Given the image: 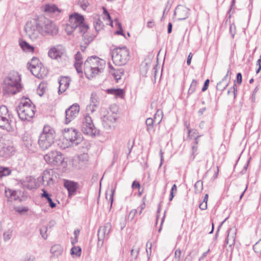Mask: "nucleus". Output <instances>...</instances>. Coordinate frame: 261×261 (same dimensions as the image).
Listing matches in <instances>:
<instances>
[{
    "label": "nucleus",
    "mask_w": 261,
    "mask_h": 261,
    "mask_svg": "<svg viewBox=\"0 0 261 261\" xmlns=\"http://www.w3.org/2000/svg\"><path fill=\"white\" fill-rule=\"evenodd\" d=\"M24 29L27 35L32 40H36L40 34L43 36H54L59 32L56 25L45 17H41L28 21Z\"/></svg>",
    "instance_id": "f257e3e1"
},
{
    "label": "nucleus",
    "mask_w": 261,
    "mask_h": 261,
    "mask_svg": "<svg viewBox=\"0 0 261 261\" xmlns=\"http://www.w3.org/2000/svg\"><path fill=\"white\" fill-rule=\"evenodd\" d=\"M84 16L77 13H74L70 15L69 23L66 28V31L68 35H70L75 31L82 34L85 40H87L89 43L93 40L94 36H88L87 32L89 26L84 22Z\"/></svg>",
    "instance_id": "f03ea898"
},
{
    "label": "nucleus",
    "mask_w": 261,
    "mask_h": 261,
    "mask_svg": "<svg viewBox=\"0 0 261 261\" xmlns=\"http://www.w3.org/2000/svg\"><path fill=\"white\" fill-rule=\"evenodd\" d=\"M20 81V76L17 72L13 71L10 73L3 82V95L7 97L20 92L22 88Z\"/></svg>",
    "instance_id": "7ed1b4c3"
},
{
    "label": "nucleus",
    "mask_w": 261,
    "mask_h": 261,
    "mask_svg": "<svg viewBox=\"0 0 261 261\" xmlns=\"http://www.w3.org/2000/svg\"><path fill=\"white\" fill-rule=\"evenodd\" d=\"M105 64V61L97 56L88 58L84 63V72L87 78L91 79L101 72Z\"/></svg>",
    "instance_id": "20e7f679"
},
{
    "label": "nucleus",
    "mask_w": 261,
    "mask_h": 261,
    "mask_svg": "<svg viewBox=\"0 0 261 261\" xmlns=\"http://www.w3.org/2000/svg\"><path fill=\"white\" fill-rule=\"evenodd\" d=\"M56 132L51 126L46 125L39 136L38 145L42 150H45L50 147L55 142Z\"/></svg>",
    "instance_id": "39448f33"
},
{
    "label": "nucleus",
    "mask_w": 261,
    "mask_h": 261,
    "mask_svg": "<svg viewBox=\"0 0 261 261\" xmlns=\"http://www.w3.org/2000/svg\"><path fill=\"white\" fill-rule=\"evenodd\" d=\"M35 107L28 98L22 99L16 110L19 118L23 121L30 120L35 115Z\"/></svg>",
    "instance_id": "423d86ee"
},
{
    "label": "nucleus",
    "mask_w": 261,
    "mask_h": 261,
    "mask_svg": "<svg viewBox=\"0 0 261 261\" xmlns=\"http://www.w3.org/2000/svg\"><path fill=\"white\" fill-rule=\"evenodd\" d=\"M111 54L113 61L116 65H124L129 60V51L125 46L115 48Z\"/></svg>",
    "instance_id": "0eeeda50"
},
{
    "label": "nucleus",
    "mask_w": 261,
    "mask_h": 261,
    "mask_svg": "<svg viewBox=\"0 0 261 261\" xmlns=\"http://www.w3.org/2000/svg\"><path fill=\"white\" fill-rule=\"evenodd\" d=\"M82 139L79 134L75 129H68V132L64 135V138L60 141H62L63 144L60 146L62 149H65L70 146H76L78 145Z\"/></svg>",
    "instance_id": "6e6552de"
},
{
    "label": "nucleus",
    "mask_w": 261,
    "mask_h": 261,
    "mask_svg": "<svg viewBox=\"0 0 261 261\" xmlns=\"http://www.w3.org/2000/svg\"><path fill=\"white\" fill-rule=\"evenodd\" d=\"M9 111L6 106H0V127L9 133L13 132L15 127L12 124Z\"/></svg>",
    "instance_id": "1a4fd4ad"
},
{
    "label": "nucleus",
    "mask_w": 261,
    "mask_h": 261,
    "mask_svg": "<svg viewBox=\"0 0 261 261\" xmlns=\"http://www.w3.org/2000/svg\"><path fill=\"white\" fill-rule=\"evenodd\" d=\"M82 132L90 136H95L97 130L94 126L91 117L89 115H86L82 125Z\"/></svg>",
    "instance_id": "9d476101"
},
{
    "label": "nucleus",
    "mask_w": 261,
    "mask_h": 261,
    "mask_svg": "<svg viewBox=\"0 0 261 261\" xmlns=\"http://www.w3.org/2000/svg\"><path fill=\"white\" fill-rule=\"evenodd\" d=\"M46 162L51 166H59L64 161L62 154L58 151H51L44 156Z\"/></svg>",
    "instance_id": "9b49d317"
},
{
    "label": "nucleus",
    "mask_w": 261,
    "mask_h": 261,
    "mask_svg": "<svg viewBox=\"0 0 261 261\" xmlns=\"http://www.w3.org/2000/svg\"><path fill=\"white\" fill-rule=\"evenodd\" d=\"M66 55L65 47L61 44L52 46L48 50V55L52 59L58 60Z\"/></svg>",
    "instance_id": "f8f14e48"
},
{
    "label": "nucleus",
    "mask_w": 261,
    "mask_h": 261,
    "mask_svg": "<svg viewBox=\"0 0 261 261\" xmlns=\"http://www.w3.org/2000/svg\"><path fill=\"white\" fill-rule=\"evenodd\" d=\"M80 112V106L75 103L68 108L65 111V123L68 124L74 119Z\"/></svg>",
    "instance_id": "ddd939ff"
},
{
    "label": "nucleus",
    "mask_w": 261,
    "mask_h": 261,
    "mask_svg": "<svg viewBox=\"0 0 261 261\" xmlns=\"http://www.w3.org/2000/svg\"><path fill=\"white\" fill-rule=\"evenodd\" d=\"M112 228L110 223H107L103 226L99 227L98 232V246H101L103 245L105 238L108 236Z\"/></svg>",
    "instance_id": "4468645a"
},
{
    "label": "nucleus",
    "mask_w": 261,
    "mask_h": 261,
    "mask_svg": "<svg viewBox=\"0 0 261 261\" xmlns=\"http://www.w3.org/2000/svg\"><path fill=\"white\" fill-rule=\"evenodd\" d=\"M102 124L106 129H110L114 127L116 120V115L107 112L101 118Z\"/></svg>",
    "instance_id": "2eb2a0df"
},
{
    "label": "nucleus",
    "mask_w": 261,
    "mask_h": 261,
    "mask_svg": "<svg viewBox=\"0 0 261 261\" xmlns=\"http://www.w3.org/2000/svg\"><path fill=\"white\" fill-rule=\"evenodd\" d=\"M20 184L24 188L29 190L37 188L40 186L38 178H34L32 176L26 177L25 179L20 180Z\"/></svg>",
    "instance_id": "dca6fc26"
},
{
    "label": "nucleus",
    "mask_w": 261,
    "mask_h": 261,
    "mask_svg": "<svg viewBox=\"0 0 261 261\" xmlns=\"http://www.w3.org/2000/svg\"><path fill=\"white\" fill-rule=\"evenodd\" d=\"M52 172L50 170H45L42 176L38 177L40 186L43 184L45 186H49L54 184Z\"/></svg>",
    "instance_id": "f3484780"
},
{
    "label": "nucleus",
    "mask_w": 261,
    "mask_h": 261,
    "mask_svg": "<svg viewBox=\"0 0 261 261\" xmlns=\"http://www.w3.org/2000/svg\"><path fill=\"white\" fill-rule=\"evenodd\" d=\"M190 10L182 5H178L174 11V15L179 20H185L189 15Z\"/></svg>",
    "instance_id": "a211bd4d"
},
{
    "label": "nucleus",
    "mask_w": 261,
    "mask_h": 261,
    "mask_svg": "<svg viewBox=\"0 0 261 261\" xmlns=\"http://www.w3.org/2000/svg\"><path fill=\"white\" fill-rule=\"evenodd\" d=\"M88 154L83 153L77 155L72 161V165L76 169H80L84 164L88 160Z\"/></svg>",
    "instance_id": "6ab92c4d"
},
{
    "label": "nucleus",
    "mask_w": 261,
    "mask_h": 261,
    "mask_svg": "<svg viewBox=\"0 0 261 261\" xmlns=\"http://www.w3.org/2000/svg\"><path fill=\"white\" fill-rule=\"evenodd\" d=\"M64 186L67 190L69 197L73 195L78 189L77 182L69 180H65L64 182Z\"/></svg>",
    "instance_id": "aec40b11"
},
{
    "label": "nucleus",
    "mask_w": 261,
    "mask_h": 261,
    "mask_svg": "<svg viewBox=\"0 0 261 261\" xmlns=\"http://www.w3.org/2000/svg\"><path fill=\"white\" fill-rule=\"evenodd\" d=\"M109 72L113 76L115 80L118 82L124 74V70L120 67L114 68L110 63H109Z\"/></svg>",
    "instance_id": "412c9836"
},
{
    "label": "nucleus",
    "mask_w": 261,
    "mask_h": 261,
    "mask_svg": "<svg viewBox=\"0 0 261 261\" xmlns=\"http://www.w3.org/2000/svg\"><path fill=\"white\" fill-rule=\"evenodd\" d=\"M70 80L67 76H62L58 80L59 87L58 93L61 94L65 92L70 84Z\"/></svg>",
    "instance_id": "4be33fe9"
},
{
    "label": "nucleus",
    "mask_w": 261,
    "mask_h": 261,
    "mask_svg": "<svg viewBox=\"0 0 261 261\" xmlns=\"http://www.w3.org/2000/svg\"><path fill=\"white\" fill-rule=\"evenodd\" d=\"M229 73H230V71L229 69L227 71V74L222 79L221 81L217 84L216 88L218 90L223 91L227 87L230 80V77L228 76Z\"/></svg>",
    "instance_id": "5701e85b"
},
{
    "label": "nucleus",
    "mask_w": 261,
    "mask_h": 261,
    "mask_svg": "<svg viewBox=\"0 0 261 261\" xmlns=\"http://www.w3.org/2000/svg\"><path fill=\"white\" fill-rule=\"evenodd\" d=\"M50 252L55 258H58L59 256L63 254L64 249L61 245L59 244H55L51 247Z\"/></svg>",
    "instance_id": "b1692460"
},
{
    "label": "nucleus",
    "mask_w": 261,
    "mask_h": 261,
    "mask_svg": "<svg viewBox=\"0 0 261 261\" xmlns=\"http://www.w3.org/2000/svg\"><path fill=\"white\" fill-rule=\"evenodd\" d=\"M42 64L40 65H39L37 66H34V67H32L29 70L36 77H37L38 78H40L41 77H42L43 74H44V69L42 67Z\"/></svg>",
    "instance_id": "393cba45"
},
{
    "label": "nucleus",
    "mask_w": 261,
    "mask_h": 261,
    "mask_svg": "<svg viewBox=\"0 0 261 261\" xmlns=\"http://www.w3.org/2000/svg\"><path fill=\"white\" fill-rule=\"evenodd\" d=\"M141 244L136 243L130 250V260L137 259V256L139 252Z\"/></svg>",
    "instance_id": "a878e982"
},
{
    "label": "nucleus",
    "mask_w": 261,
    "mask_h": 261,
    "mask_svg": "<svg viewBox=\"0 0 261 261\" xmlns=\"http://www.w3.org/2000/svg\"><path fill=\"white\" fill-rule=\"evenodd\" d=\"M43 193L41 194L42 197H44L46 199L49 206L51 208H54L56 206V204L54 203L50 197V195L44 189H42Z\"/></svg>",
    "instance_id": "bb28decb"
},
{
    "label": "nucleus",
    "mask_w": 261,
    "mask_h": 261,
    "mask_svg": "<svg viewBox=\"0 0 261 261\" xmlns=\"http://www.w3.org/2000/svg\"><path fill=\"white\" fill-rule=\"evenodd\" d=\"M19 45L23 50L28 52H33L34 47L30 45L25 41L21 40L19 42Z\"/></svg>",
    "instance_id": "cd10ccee"
},
{
    "label": "nucleus",
    "mask_w": 261,
    "mask_h": 261,
    "mask_svg": "<svg viewBox=\"0 0 261 261\" xmlns=\"http://www.w3.org/2000/svg\"><path fill=\"white\" fill-rule=\"evenodd\" d=\"M93 25L95 30L97 32L100 31L104 26L102 22L98 16L93 18Z\"/></svg>",
    "instance_id": "c85d7f7f"
},
{
    "label": "nucleus",
    "mask_w": 261,
    "mask_h": 261,
    "mask_svg": "<svg viewBox=\"0 0 261 261\" xmlns=\"http://www.w3.org/2000/svg\"><path fill=\"white\" fill-rule=\"evenodd\" d=\"M107 92L120 98L124 95V91L121 89H109L107 90Z\"/></svg>",
    "instance_id": "c756f323"
},
{
    "label": "nucleus",
    "mask_w": 261,
    "mask_h": 261,
    "mask_svg": "<svg viewBox=\"0 0 261 261\" xmlns=\"http://www.w3.org/2000/svg\"><path fill=\"white\" fill-rule=\"evenodd\" d=\"M44 11L48 13H55L56 12H60V10L55 5H46L45 7Z\"/></svg>",
    "instance_id": "7c9ffc66"
},
{
    "label": "nucleus",
    "mask_w": 261,
    "mask_h": 261,
    "mask_svg": "<svg viewBox=\"0 0 261 261\" xmlns=\"http://www.w3.org/2000/svg\"><path fill=\"white\" fill-rule=\"evenodd\" d=\"M163 117V111L160 109H158L156 111V112L154 115V119H153L155 120V122L158 124H159L162 121Z\"/></svg>",
    "instance_id": "2f4dec72"
},
{
    "label": "nucleus",
    "mask_w": 261,
    "mask_h": 261,
    "mask_svg": "<svg viewBox=\"0 0 261 261\" xmlns=\"http://www.w3.org/2000/svg\"><path fill=\"white\" fill-rule=\"evenodd\" d=\"M90 103L94 106V107H98L99 100L96 93L91 94Z\"/></svg>",
    "instance_id": "473e14b6"
},
{
    "label": "nucleus",
    "mask_w": 261,
    "mask_h": 261,
    "mask_svg": "<svg viewBox=\"0 0 261 261\" xmlns=\"http://www.w3.org/2000/svg\"><path fill=\"white\" fill-rule=\"evenodd\" d=\"M11 170L8 167L0 166V178L10 175Z\"/></svg>",
    "instance_id": "72a5a7b5"
},
{
    "label": "nucleus",
    "mask_w": 261,
    "mask_h": 261,
    "mask_svg": "<svg viewBox=\"0 0 261 261\" xmlns=\"http://www.w3.org/2000/svg\"><path fill=\"white\" fill-rule=\"evenodd\" d=\"M22 140L26 147H29L31 145V138L28 134H24L23 135V136L22 137Z\"/></svg>",
    "instance_id": "f704fd0d"
},
{
    "label": "nucleus",
    "mask_w": 261,
    "mask_h": 261,
    "mask_svg": "<svg viewBox=\"0 0 261 261\" xmlns=\"http://www.w3.org/2000/svg\"><path fill=\"white\" fill-rule=\"evenodd\" d=\"M41 64L40 62H39V60L37 58L33 57L31 62L28 63V68L29 69L31 68L32 67H34V66H37Z\"/></svg>",
    "instance_id": "c9c22d12"
},
{
    "label": "nucleus",
    "mask_w": 261,
    "mask_h": 261,
    "mask_svg": "<svg viewBox=\"0 0 261 261\" xmlns=\"http://www.w3.org/2000/svg\"><path fill=\"white\" fill-rule=\"evenodd\" d=\"M5 194L7 197L11 199L16 200V192L11 189L5 190Z\"/></svg>",
    "instance_id": "e433bc0d"
},
{
    "label": "nucleus",
    "mask_w": 261,
    "mask_h": 261,
    "mask_svg": "<svg viewBox=\"0 0 261 261\" xmlns=\"http://www.w3.org/2000/svg\"><path fill=\"white\" fill-rule=\"evenodd\" d=\"M195 192L196 193H200L203 189V182L201 180H198L194 185Z\"/></svg>",
    "instance_id": "4c0bfd02"
},
{
    "label": "nucleus",
    "mask_w": 261,
    "mask_h": 261,
    "mask_svg": "<svg viewBox=\"0 0 261 261\" xmlns=\"http://www.w3.org/2000/svg\"><path fill=\"white\" fill-rule=\"evenodd\" d=\"M146 124L147 127V130L149 132L150 129L153 128V125L155 122V120H153L152 118H148L146 120Z\"/></svg>",
    "instance_id": "58836bf2"
},
{
    "label": "nucleus",
    "mask_w": 261,
    "mask_h": 261,
    "mask_svg": "<svg viewBox=\"0 0 261 261\" xmlns=\"http://www.w3.org/2000/svg\"><path fill=\"white\" fill-rule=\"evenodd\" d=\"M197 82L196 80H193L190 87L188 90V94H192L193 93L196 89L197 86Z\"/></svg>",
    "instance_id": "ea45409f"
},
{
    "label": "nucleus",
    "mask_w": 261,
    "mask_h": 261,
    "mask_svg": "<svg viewBox=\"0 0 261 261\" xmlns=\"http://www.w3.org/2000/svg\"><path fill=\"white\" fill-rule=\"evenodd\" d=\"M254 251L258 255H261V240L253 246Z\"/></svg>",
    "instance_id": "a19ab883"
},
{
    "label": "nucleus",
    "mask_w": 261,
    "mask_h": 261,
    "mask_svg": "<svg viewBox=\"0 0 261 261\" xmlns=\"http://www.w3.org/2000/svg\"><path fill=\"white\" fill-rule=\"evenodd\" d=\"M13 230L8 229L3 233L4 240L5 242L9 241L12 237Z\"/></svg>",
    "instance_id": "79ce46f5"
},
{
    "label": "nucleus",
    "mask_w": 261,
    "mask_h": 261,
    "mask_svg": "<svg viewBox=\"0 0 261 261\" xmlns=\"http://www.w3.org/2000/svg\"><path fill=\"white\" fill-rule=\"evenodd\" d=\"M81 249L79 247H73L71 249V254L79 256L81 255Z\"/></svg>",
    "instance_id": "37998d69"
},
{
    "label": "nucleus",
    "mask_w": 261,
    "mask_h": 261,
    "mask_svg": "<svg viewBox=\"0 0 261 261\" xmlns=\"http://www.w3.org/2000/svg\"><path fill=\"white\" fill-rule=\"evenodd\" d=\"M47 231V227H45V226H42L40 229V232L41 237L44 239L46 240L47 238V234L46 233Z\"/></svg>",
    "instance_id": "c03bdc74"
},
{
    "label": "nucleus",
    "mask_w": 261,
    "mask_h": 261,
    "mask_svg": "<svg viewBox=\"0 0 261 261\" xmlns=\"http://www.w3.org/2000/svg\"><path fill=\"white\" fill-rule=\"evenodd\" d=\"M78 4L84 10L86 9L89 5L88 2L87 0H79Z\"/></svg>",
    "instance_id": "a18cd8bd"
},
{
    "label": "nucleus",
    "mask_w": 261,
    "mask_h": 261,
    "mask_svg": "<svg viewBox=\"0 0 261 261\" xmlns=\"http://www.w3.org/2000/svg\"><path fill=\"white\" fill-rule=\"evenodd\" d=\"M75 63H82V56L80 51H77L75 55Z\"/></svg>",
    "instance_id": "49530a36"
},
{
    "label": "nucleus",
    "mask_w": 261,
    "mask_h": 261,
    "mask_svg": "<svg viewBox=\"0 0 261 261\" xmlns=\"http://www.w3.org/2000/svg\"><path fill=\"white\" fill-rule=\"evenodd\" d=\"M236 27L234 23H231L229 26V33L231 34L232 38L236 34Z\"/></svg>",
    "instance_id": "de8ad7c7"
},
{
    "label": "nucleus",
    "mask_w": 261,
    "mask_h": 261,
    "mask_svg": "<svg viewBox=\"0 0 261 261\" xmlns=\"http://www.w3.org/2000/svg\"><path fill=\"white\" fill-rule=\"evenodd\" d=\"M237 92V85H236V84L234 83L231 89L228 90L227 94H230L231 92L233 93V98L234 99L236 97Z\"/></svg>",
    "instance_id": "09e8293b"
},
{
    "label": "nucleus",
    "mask_w": 261,
    "mask_h": 261,
    "mask_svg": "<svg viewBox=\"0 0 261 261\" xmlns=\"http://www.w3.org/2000/svg\"><path fill=\"white\" fill-rule=\"evenodd\" d=\"M115 192V189L112 187V188L109 191L110 192V197H109V201L111 202V207L112 206V204L113 202V197Z\"/></svg>",
    "instance_id": "8fccbe9b"
},
{
    "label": "nucleus",
    "mask_w": 261,
    "mask_h": 261,
    "mask_svg": "<svg viewBox=\"0 0 261 261\" xmlns=\"http://www.w3.org/2000/svg\"><path fill=\"white\" fill-rule=\"evenodd\" d=\"M97 107H94V106L90 103L89 105L87 106L86 110L87 112H91V113H92L96 111V109Z\"/></svg>",
    "instance_id": "3c124183"
},
{
    "label": "nucleus",
    "mask_w": 261,
    "mask_h": 261,
    "mask_svg": "<svg viewBox=\"0 0 261 261\" xmlns=\"http://www.w3.org/2000/svg\"><path fill=\"white\" fill-rule=\"evenodd\" d=\"M82 63H74V67L79 73H82Z\"/></svg>",
    "instance_id": "603ef678"
},
{
    "label": "nucleus",
    "mask_w": 261,
    "mask_h": 261,
    "mask_svg": "<svg viewBox=\"0 0 261 261\" xmlns=\"http://www.w3.org/2000/svg\"><path fill=\"white\" fill-rule=\"evenodd\" d=\"M236 229L235 228H230L229 230L228 233L227 238V240L229 239V238H231V239L233 240V241L234 240V237L233 236H230V232H231V231H232L233 233V234L235 235L236 234Z\"/></svg>",
    "instance_id": "864d4df0"
},
{
    "label": "nucleus",
    "mask_w": 261,
    "mask_h": 261,
    "mask_svg": "<svg viewBox=\"0 0 261 261\" xmlns=\"http://www.w3.org/2000/svg\"><path fill=\"white\" fill-rule=\"evenodd\" d=\"M134 141L131 142V141L130 140L128 141V142L127 143L128 151V155H129L130 154V153L131 152L132 149L134 146Z\"/></svg>",
    "instance_id": "5fc2aeb1"
},
{
    "label": "nucleus",
    "mask_w": 261,
    "mask_h": 261,
    "mask_svg": "<svg viewBox=\"0 0 261 261\" xmlns=\"http://www.w3.org/2000/svg\"><path fill=\"white\" fill-rule=\"evenodd\" d=\"M37 91L39 94V95L41 96L44 93V88L43 87L41 86V85H39L38 89Z\"/></svg>",
    "instance_id": "6e6d98bb"
},
{
    "label": "nucleus",
    "mask_w": 261,
    "mask_h": 261,
    "mask_svg": "<svg viewBox=\"0 0 261 261\" xmlns=\"http://www.w3.org/2000/svg\"><path fill=\"white\" fill-rule=\"evenodd\" d=\"M209 83H210V81L208 79H207L205 81L203 86L202 88V91L204 92L207 89Z\"/></svg>",
    "instance_id": "4d7b16f0"
},
{
    "label": "nucleus",
    "mask_w": 261,
    "mask_h": 261,
    "mask_svg": "<svg viewBox=\"0 0 261 261\" xmlns=\"http://www.w3.org/2000/svg\"><path fill=\"white\" fill-rule=\"evenodd\" d=\"M117 24H118V27L120 28V30L117 31L116 32V34H118V35H121L124 36V35L123 34V30L121 27V24L119 22H118Z\"/></svg>",
    "instance_id": "13d9d810"
},
{
    "label": "nucleus",
    "mask_w": 261,
    "mask_h": 261,
    "mask_svg": "<svg viewBox=\"0 0 261 261\" xmlns=\"http://www.w3.org/2000/svg\"><path fill=\"white\" fill-rule=\"evenodd\" d=\"M237 81L239 84H241L242 82V76L241 73H238L237 74Z\"/></svg>",
    "instance_id": "bf43d9fd"
},
{
    "label": "nucleus",
    "mask_w": 261,
    "mask_h": 261,
    "mask_svg": "<svg viewBox=\"0 0 261 261\" xmlns=\"http://www.w3.org/2000/svg\"><path fill=\"white\" fill-rule=\"evenodd\" d=\"M199 206L201 210H205L207 208V203L202 201Z\"/></svg>",
    "instance_id": "052dcab7"
},
{
    "label": "nucleus",
    "mask_w": 261,
    "mask_h": 261,
    "mask_svg": "<svg viewBox=\"0 0 261 261\" xmlns=\"http://www.w3.org/2000/svg\"><path fill=\"white\" fill-rule=\"evenodd\" d=\"M140 187V184L139 182H137L136 181H133L132 187L133 189H138Z\"/></svg>",
    "instance_id": "680f3d73"
},
{
    "label": "nucleus",
    "mask_w": 261,
    "mask_h": 261,
    "mask_svg": "<svg viewBox=\"0 0 261 261\" xmlns=\"http://www.w3.org/2000/svg\"><path fill=\"white\" fill-rule=\"evenodd\" d=\"M181 255V251L180 250H176L175 251V257L176 259H179Z\"/></svg>",
    "instance_id": "e2e57ef3"
},
{
    "label": "nucleus",
    "mask_w": 261,
    "mask_h": 261,
    "mask_svg": "<svg viewBox=\"0 0 261 261\" xmlns=\"http://www.w3.org/2000/svg\"><path fill=\"white\" fill-rule=\"evenodd\" d=\"M185 125L186 126L187 128V133L188 134V137H190V133H191V130L190 129V123L188 122H186L185 124Z\"/></svg>",
    "instance_id": "0e129e2a"
},
{
    "label": "nucleus",
    "mask_w": 261,
    "mask_h": 261,
    "mask_svg": "<svg viewBox=\"0 0 261 261\" xmlns=\"http://www.w3.org/2000/svg\"><path fill=\"white\" fill-rule=\"evenodd\" d=\"M56 224V222L55 221L51 220L49 222L47 226H45V227H47V229L48 228H51L52 227H53Z\"/></svg>",
    "instance_id": "69168bd1"
},
{
    "label": "nucleus",
    "mask_w": 261,
    "mask_h": 261,
    "mask_svg": "<svg viewBox=\"0 0 261 261\" xmlns=\"http://www.w3.org/2000/svg\"><path fill=\"white\" fill-rule=\"evenodd\" d=\"M192 54L191 53H190L189 54V55H188V58H187V63L188 65H190V64H191V60H192Z\"/></svg>",
    "instance_id": "338daca9"
},
{
    "label": "nucleus",
    "mask_w": 261,
    "mask_h": 261,
    "mask_svg": "<svg viewBox=\"0 0 261 261\" xmlns=\"http://www.w3.org/2000/svg\"><path fill=\"white\" fill-rule=\"evenodd\" d=\"M137 213V210H132L129 213V216H132V218L133 219Z\"/></svg>",
    "instance_id": "774afa93"
}]
</instances>
